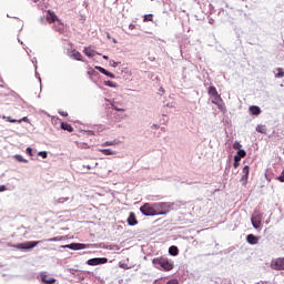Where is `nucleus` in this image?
<instances>
[{"mask_svg":"<svg viewBox=\"0 0 284 284\" xmlns=\"http://www.w3.org/2000/svg\"><path fill=\"white\" fill-rule=\"evenodd\" d=\"M172 207H174V204L170 202L144 203L140 207V212L144 216H163L170 214Z\"/></svg>","mask_w":284,"mask_h":284,"instance_id":"nucleus-1","label":"nucleus"},{"mask_svg":"<svg viewBox=\"0 0 284 284\" xmlns=\"http://www.w3.org/2000/svg\"><path fill=\"white\" fill-rule=\"evenodd\" d=\"M152 264L156 270H163V272H172L174 270V262L164 256L153 258Z\"/></svg>","mask_w":284,"mask_h":284,"instance_id":"nucleus-2","label":"nucleus"},{"mask_svg":"<svg viewBox=\"0 0 284 284\" xmlns=\"http://www.w3.org/2000/svg\"><path fill=\"white\" fill-rule=\"evenodd\" d=\"M207 92L212 98L211 103L216 105L221 112H225V102H223V98L219 94L216 87H210Z\"/></svg>","mask_w":284,"mask_h":284,"instance_id":"nucleus-3","label":"nucleus"},{"mask_svg":"<svg viewBox=\"0 0 284 284\" xmlns=\"http://www.w3.org/2000/svg\"><path fill=\"white\" fill-rule=\"evenodd\" d=\"M39 243H41V241H28V242H23L20 244H9V247H14L16 250H32L34 247H37V245H39Z\"/></svg>","mask_w":284,"mask_h":284,"instance_id":"nucleus-4","label":"nucleus"},{"mask_svg":"<svg viewBox=\"0 0 284 284\" xmlns=\"http://www.w3.org/2000/svg\"><path fill=\"white\" fill-rule=\"evenodd\" d=\"M271 268L281 271L284 270V257H277L271 261Z\"/></svg>","mask_w":284,"mask_h":284,"instance_id":"nucleus-5","label":"nucleus"},{"mask_svg":"<svg viewBox=\"0 0 284 284\" xmlns=\"http://www.w3.org/2000/svg\"><path fill=\"white\" fill-rule=\"evenodd\" d=\"M105 263H108V257H94L87 261V264L91 266L105 265Z\"/></svg>","mask_w":284,"mask_h":284,"instance_id":"nucleus-6","label":"nucleus"},{"mask_svg":"<svg viewBox=\"0 0 284 284\" xmlns=\"http://www.w3.org/2000/svg\"><path fill=\"white\" fill-rule=\"evenodd\" d=\"M261 221H263V215L255 214L251 217V223L255 230H258L261 227Z\"/></svg>","mask_w":284,"mask_h":284,"instance_id":"nucleus-7","label":"nucleus"},{"mask_svg":"<svg viewBox=\"0 0 284 284\" xmlns=\"http://www.w3.org/2000/svg\"><path fill=\"white\" fill-rule=\"evenodd\" d=\"M45 19L49 23H57L59 17H57V13H54V11L48 10L45 13Z\"/></svg>","mask_w":284,"mask_h":284,"instance_id":"nucleus-8","label":"nucleus"},{"mask_svg":"<svg viewBox=\"0 0 284 284\" xmlns=\"http://www.w3.org/2000/svg\"><path fill=\"white\" fill-rule=\"evenodd\" d=\"M53 30H55V32H60V34H63V32H65V24H63V22H61V20H57L55 22H53Z\"/></svg>","mask_w":284,"mask_h":284,"instance_id":"nucleus-9","label":"nucleus"},{"mask_svg":"<svg viewBox=\"0 0 284 284\" xmlns=\"http://www.w3.org/2000/svg\"><path fill=\"white\" fill-rule=\"evenodd\" d=\"M62 247H67L68 250H85L88 247V245L85 244H81V243H71V244H67Z\"/></svg>","mask_w":284,"mask_h":284,"instance_id":"nucleus-10","label":"nucleus"},{"mask_svg":"<svg viewBox=\"0 0 284 284\" xmlns=\"http://www.w3.org/2000/svg\"><path fill=\"white\" fill-rule=\"evenodd\" d=\"M128 225L134 226V225H139V221L136 220V214H134V212H131L128 220Z\"/></svg>","mask_w":284,"mask_h":284,"instance_id":"nucleus-11","label":"nucleus"},{"mask_svg":"<svg viewBox=\"0 0 284 284\" xmlns=\"http://www.w3.org/2000/svg\"><path fill=\"white\" fill-rule=\"evenodd\" d=\"M41 281L43 284H54L57 283V278L54 277H48L45 273H41Z\"/></svg>","mask_w":284,"mask_h":284,"instance_id":"nucleus-12","label":"nucleus"},{"mask_svg":"<svg viewBox=\"0 0 284 284\" xmlns=\"http://www.w3.org/2000/svg\"><path fill=\"white\" fill-rule=\"evenodd\" d=\"M246 241L250 245H257L258 244V236L254 234H248Z\"/></svg>","mask_w":284,"mask_h":284,"instance_id":"nucleus-13","label":"nucleus"},{"mask_svg":"<svg viewBox=\"0 0 284 284\" xmlns=\"http://www.w3.org/2000/svg\"><path fill=\"white\" fill-rule=\"evenodd\" d=\"M247 156V152L245 150L241 149L240 151L236 152L234 156V161H241L242 159H245Z\"/></svg>","mask_w":284,"mask_h":284,"instance_id":"nucleus-14","label":"nucleus"},{"mask_svg":"<svg viewBox=\"0 0 284 284\" xmlns=\"http://www.w3.org/2000/svg\"><path fill=\"white\" fill-rule=\"evenodd\" d=\"M250 112L251 114L258 116V114H261V108H258L257 105H252L250 106Z\"/></svg>","mask_w":284,"mask_h":284,"instance_id":"nucleus-15","label":"nucleus"},{"mask_svg":"<svg viewBox=\"0 0 284 284\" xmlns=\"http://www.w3.org/2000/svg\"><path fill=\"white\" fill-rule=\"evenodd\" d=\"M99 152H101L105 156H112L116 154V152L112 151V149H100Z\"/></svg>","mask_w":284,"mask_h":284,"instance_id":"nucleus-16","label":"nucleus"},{"mask_svg":"<svg viewBox=\"0 0 284 284\" xmlns=\"http://www.w3.org/2000/svg\"><path fill=\"white\" fill-rule=\"evenodd\" d=\"M71 57L74 58L75 61H83V55L81 54V52H79L77 50L72 51Z\"/></svg>","mask_w":284,"mask_h":284,"instance_id":"nucleus-17","label":"nucleus"},{"mask_svg":"<svg viewBox=\"0 0 284 284\" xmlns=\"http://www.w3.org/2000/svg\"><path fill=\"white\" fill-rule=\"evenodd\" d=\"M61 130H67V132H74V128L65 122L61 123Z\"/></svg>","mask_w":284,"mask_h":284,"instance_id":"nucleus-18","label":"nucleus"},{"mask_svg":"<svg viewBox=\"0 0 284 284\" xmlns=\"http://www.w3.org/2000/svg\"><path fill=\"white\" fill-rule=\"evenodd\" d=\"M83 52L87 57H97V51L91 48H84Z\"/></svg>","mask_w":284,"mask_h":284,"instance_id":"nucleus-19","label":"nucleus"},{"mask_svg":"<svg viewBox=\"0 0 284 284\" xmlns=\"http://www.w3.org/2000/svg\"><path fill=\"white\" fill-rule=\"evenodd\" d=\"M243 176H242V179H244L245 181H247V178L250 176V166L248 165H245L244 168H243Z\"/></svg>","mask_w":284,"mask_h":284,"instance_id":"nucleus-20","label":"nucleus"},{"mask_svg":"<svg viewBox=\"0 0 284 284\" xmlns=\"http://www.w3.org/2000/svg\"><path fill=\"white\" fill-rule=\"evenodd\" d=\"M169 254H171V256H179V247L176 246H171L169 248Z\"/></svg>","mask_w":284,"mask_h":284,"instance_id":"nucleus-21","label":"nucleus"},{"mask_svg":"<svg viewBox=\"0 0 284 284\" xmlns=\"http://www.w3.org/2000/svg\"><path fill=\"white\" fill-rule=\"evenodd\" d=\"M112 145H119V142H116L115 140L113 141H106L102 144V148H110Z\"/></svg>","mask_w":284,"mask_h":284,"instance_id":"nucleus-22","label":"nucleus"},{"mask_svg":"<svg viewBox=\"0 0 284 284\" xmlns=\"http://www.w3.org/2000/svg\"><path fill=\"white\" fill-rule=\"evenodd\" d=\"M143 21L144 23H148V21H154V16L152 13L145 14Z\"/></svg>","mask_w":284,"mask_h":284,"instance_id":"nucleus-23","label":"nucleus"},{"mask_svg":"<svg viewBox=\"0 0 284 284\" xmlns=\"http://www.w3.org/2000/svg\"><path fill=\"white\" fill-rule=\"evenodd\" d=\"M275 77L277 79H283V77H284L283 68H277V73L275 74Z\"/></svg>","mask_w":284,"mask_h":284,"instance_id":"nucleus-24","label":"nucleus"},{"mask_svg":"<svg viewBox=\"0 0 284 284\" xmlns=\"http://www.w3.org/2000/svg\"><path fill=\"white\" fill-rule=\"evenodd\" d=\"M256 132H260V134H265L267 132V130L263 125H257Z\"/></svg>","mask_w":284,"mask_h":284,"instance_id":"nucleus-25","label":"nucleus"},{"mask_svg":"<svg viewBox=\"0 0 284 284\" xmlns=\"http://www.w3.org/2000/svg\"><path fill=\"white\" fill-rule=\"evenodd\" d=\"M16 161L19 163H28V160L23 159L22 155H14Z\"/></svg>","mask_w":284,"mask_h":284,"instance_id":"nucleus-26","label":"nucleus"},{"mask_svg":"<svg viewBox=\"0 0 284 284\" xmlns=\"http://www.w3.org/2000/svg\"><path fill=\"white\" fill-rule=\"evenodd\" d=\"M30 120L28 119V116H23L22 119L20 120H17V123H29Z\"/></svg>","mask_w":284,"mask_h":284,"instance_id":"nucleus-27","label":"nucleus"},{"mask_svg":"<svg viewBox=\"0 0 284 284\" xmlns=\"http://www.w3.org/2000/svg\"><path fill=\"white\" fill-rule=\"evenodd\" d=\"M241 148H243V145H242L241 143L234 142V144H233V149H234V150L240 151V150H242Z\"/></svg>","mask_w":284,"mask_h":284,"instance_id":"nucleus-28","label":"nucleus"},{"mask_svg":"<svg viewBox=\"0 0 284 284\" xmlns=\"http://www.w3.org/2000/svg\"><path fill=\"white\" fill-rule=\"evenodd\" d=\"M104 85H108L109 88H116V84H114V82H112V81H105L104 82Z\"/></svg>","mask_w":284,"mask_h":284,"instance_id":"nucleus-29","label":"nucleus"},{"mask_svg":"<svg viewBox=\"0 0 284 284\" xmlns=\"http://www.w3.org/2000/svg\"><path fill=\"white\" fill-rule=\"evenodd\" d=\"M2 119H6V121H8L9 123H17V120L11 119L10 116L3 115Z\"/></svg>","mask_w":284,"mask_h":284,"instance_id":"nucleus-30","label":"nucleus"},{"mask_svg":"<svg viewBox=\"0 0 284 284\" xmlns=\"http://www.w3.org/2000/svg\"><path fill=\"white\" fill-rule=\"evenodd\" d=\"M38 156H41L42 159H48V152L41 151L38 153Z\"/></svg>","mask_w":284,"mask_h":284,"instance_id":"nucleus-31","label":"nucleus"},{"mask_svg":"<svg viewBox=\"0 0 284 284\" xmlns=\"http://www.w3.org/2000/svg\"><path fill=\"white\" fill-rule=\"evenodd\" d=\"M112 108H113V110H115L116 112H125V109H121V108H119V106H116V105H114V104H112Z\"/></svg>","mask_w":284,"mask_h":284,"instance_id":"nucleus-32","label":"nucleus"},{"mask_svg":"<svg viewBox=\"0 0 284 284\" xmlns=\"http://www.w3.org/2000/svg\"><path fill=\"white\" fill-rule=\"evenodd\" d=\"M49 241H50L51 243L57 242V241H63V237H59V236H57V237H51V239H49Z\"/></svg>","mask_w":284,"mask_h":284,"instance_id":"nucleus-33","label":"nucleus"},{"mask_svg":"<svg viewBox=\"0 0 284 284\" xmlns=\"http://www.w3.org/2000/svg\"><path fill=\"white\" fill-rule=\"evenodd\" d=\"M105 77H110V79H114V73L110 72V71H105L104 73Z\"/></svg>","mask_w":284,"mask_h":284,"instance_id":"nucleus-34","label":"nucleus"},{"mask_svg":"<svg viewBox=\"0 0 284 284\" xmlns=\"http://www.w3.org/2000/svg\"><path fill=\"white\" fill-rule=\"evenodd\" d=\"M277 181H280V183H284V171L281 173V175L277 178Z\"/></svg>","mask_w":284,"mask_h":284,"instance_id":"nucleus-35","label":"nucleus"},{"mask_svg":"<svg viewBox=\"0 0 284 284\" xmlns=\"http://www.w3.org/2000/svg\"><path fill=\"white\" fill-rule=\"evenodd\" d=\"M95 70H99V72H101V74L105 73V69H103L102 67H95Z\"/></svg>","mask_w":284,"mask_h":284,"instance_id":"nucleus-36","label":"nucleus"},{"mask_svg":"<svg viewBox=\"0 0 284 284\" xmlns=\"http://www.w3.org/2000/svg\"><path fill=\"white\" fill-rule=\"evenodd\" d=\"M166 284H179V280L176 278L170 280Z\"/></svg>","mask_w":284,"mask_h":284,"instance_id":"nucleus-37","label":"nucleus"},{"mask_svg":"<svg viewBox=\"0 0 284 284\" xmlns=\"http://www.w3.org/2000/svg\"><path fill=\"white\" fill-rule=\"evenodd\" d=\"M65 201H68V197H60L58 200V203H65Z\"/></svg>","mask_w":284,"mask_h":284,"instance_id":"nucleus-38","label":"nucleus"},{"mask_svg":"<svg viewBox=\"0 0 284 284\" xmlns=\"http://www.w3.org/2000/svg\"><path fill=\"white\" fill-rule=\"evenodd\" d=\"M60 116H68V112L67 111H59Z\"/></svg>","mask_w":284,"mask_h":284,"instance_id":"nucleus-39","label":"nucleus"},{"mask_svg":"<svg viewBox=\"0 0 284 284\" xmlns=\"http://www.w3.org/2000/svg\"><path fill=\"white\" fill-rule=\"evenodd\" d=\"M27 154H29V156H32V148H27Z\"/></svg>","mask_w":284,"mask_h":284,"instance_id":"nucleus-40","label":"nucleus"},{"mask_svg":"<svg viewBox=\"0 0 284 284\" xmlns=\"http://www.w3.org/2000/svg\"><path fill=\"white\" fill-rule=\"evenodd\" d=\"M112 68H116L119 65V62L111 61Z\"/></svg>","mask_w":284,"mask_h":284,"instance_id":"nucleus-41","label":"nucleus"},{"mask_svg":"<svg viewBox=\"0 0 284 284\" xmlns=\"http://www.w3.org/2000/svg\"><path fill=\"white\" fill-rule=\"evenodd\" d=\"M240 162H241V161H234V164H233V165H234L235 170H236V168H239V165H241Z\"/></svg>","mask_w":284,"mask_h":284,"instance_id":"nucleus-42","label":"nucleus"},{"mask_svg":"<svg viewBox=\"0 0 284 284\" xmlns=\"http://www.w3.org/2000/svg\"><path fill=\"white\" fill-rule=\"evenodd\" d=\"M6 190H8L6 185H0V192H6Z\"/></svg>","mask_w":284,"mask_h":284,"instance_id":"nucleus-43","label":"nucleus"},{"mask_svg":"<svg viewBox=\"0 0 284 284\" xmlns=\"http://www.w3.org/2000/svg\"><path fill=\"white\" fill-rule=\"evenodd\" d=\"M103 59L108 61L110 58L108 55H103Z\"/></svg>","mask_w":284,"mask_h":284,"instance_id":"nucleus-44","label":"nucleus"},{"mask_svg":"<svg viewBox=\"0 0 284 284\" xmlns=\"http://www.w3.org/2000/svg\"><path fill=\"white\" fill-rule=\"evenodd\" d=\"M130 29H131V30H134V26L131 24V26H130Z\"/></svg>","mask_w":284,"mask_h":284,"instance_id":"nucleus-45","label":"nucleus"}]
</instances>
